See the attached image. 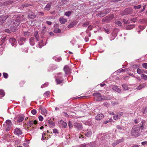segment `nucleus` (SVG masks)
I'll return each mask as SVG.
<instances>
[{"label":"nucleus","mask_w":147,"mask_h":147,"mask_svg":"<svg viewBox=\"0 0 147 147\" xmlns=\"http://www.w3.org/2000/svg\"><path fill=\"white\" fill-rule=\"evenodd\" d=\"M143 128V123L141 124L138 126H134L131 131V133L132 135L135 136H139L140 135V134L139 132V131H140V129H141L142 130Z\"/></svg>","instance_id":"f257e3e1"},{"label":"nucleus","mask_w":147,"mask_h":147,"mask_svg":"<svg viewBox=\"0 0 147 147\" xmlns=\"http://www.w3.org/2000/svg\"><path fill=\"white\" fill-rule=\"evenodd\" d=\"M12 26H11L10 29L12 32H15L17 30V27L20 24V22L18 19L13 20L12 21Z\"/></svg>","instance_id":"f03ea898"},{"label":"nucleus","mask_w":147,"mask_h":147,"mask_svg":"<svg viewBox=\"0 0 147 147\" xmlns=\"http://www.w3.org/2000/svg\"><path fill=\"white\" fill-rule=\"evenodd\" d=\"M63 70L66 74L70 75L71 73V69L67 65H66L64 67Z\"/></svg>","instance_id":"7ed1b4c3"},{"label":"nucleus","mask_w":147,"mask_h":147,"mask_svg":"<svg viewBox=\"0 0 147 147\" xmlns=\"http://www.w3.org/2000/svg\"><path fill=\"white\" fill-rule=\"evenodd\" d=\"M14 134L19 136L22 134V132L20 129L16 128L14 130Z\"/></svg>","instance_id":"20e7f679"},{"label":"nucleus","mask_w":147,"mask_h":147,"mask_svg":"<svg viewBox=\"0 0 147 147\" xmlns=\"http://www.w3.org/2000/svg\"><path fill=\"white\" fill-rule=\"evenodd\" d=\"M104 30H105V32L107 33H109L110 32V30L111 26L110 25L108 24H106L104 26Z\"/></svg>","instance_id":"39448f33"},{"label":"nucleus","mask_w":147,"mask_h":147,"mask_svg":"<svg viewBox=\"0 0 147 147\" xmlns=\"http://www.w3.org/2000/svg\"><path fill=\"white\" fill-rule=\"evenodd\" d=\"M73 125L78 130H81L82 129V125L80 123L76 122L74 123Z\"/></svg>","instance_id":"423d86ee"},{"label":"nucleus","mask_w":147,"mask_h":147,"mask_svg":"<svg viewBox=\"0 0 147 147\" xmlns=\"http://www.w3.org/2000/svg\"><path fill=\"white\" fill-rule=\"evenodd\" d=\"M9 41L12 46H15L17 43V41L15 38L11 37L9 39Z\"/></svg>","instance_id":"0eeeda50"},{"label":"nucleus","mask_w":147,"mask_h":147,"mask_svg":"<svg viewBox=\"0 0 147 147\" xmlns=\"http://www.w3.org/2000/svg\"><path fill=\"white\" fill-rule=\"evenodd\" d=\"M52 4V2H50V3H48L44 8V10L47 11L49 10L50 9L51 7Z\"/></svg>","instance_id":"6e6552de"},{"label":"nucleus","mask_w":147,"mask_h":147,"mask_svg":"<svg viewBox=\"0 0 147 147\" xmlns=\"http://www.w3.org/2000/svg\"><path fill=\"white\" fill-rule=\"evenodd\" d=\"M26 40V39L24 37H20L18 39V43L20 45H22Z\"/></svg>","instance_id":"1a4fd4ad"},{"label":"nucleus","mask_w":147,"mask_h":147,"mask_svg":"<svg viewBox=\"0 0 147 147\" xmlns=\"http://www.w3.org/2000/svg\"><path fill=\"white\" fill-rule=\"evenodd\" d=\"M113 18V16L111 15L109 16H107L102 19L103 21H109L112 20Z\"/></svg>","instance_id":"9d476101"},{"label":"nucleus","mask_w":147,"mask_h":147,"mask_svg":"<svg viewBox=\"0 0 147 147\" xmlns=\"http://www.w3.org/2000/svg\"><path fill=\"white\" fill-rule=\"evenodd\" d=\"M8 17L6 16H0V24H2L4 22V21L7 19Z\"/></svg>","instance_id":"9b49d317"},{"label":"nucleus","mask_w":147,"mask_h":147,"mask_svg":"<svg viewBox=\"0 0 147 147\" xmlns=\"http://www.w3.org/2000/svg\"><path fill=\"white\" fill-rule=\"evenodd\" d=\"M113 89L115 91L117 92L118 93L121 92V90L120 89L116 86H113L112 87Z\"/></svg>","instance_id":"f8f14e48"},{"label":"nucleus","mask_w":147,"mask_h":147,"mask_svg":"<svg viewBox=\"0 0 147 147\" xmlns=\"http://www.w3.org/2000/svg\"><path fill=\"white\" fill-rule=\"evenodd\" d=\"M106 97L104 96H99L98 97L96 98V100L97 101H100L102 100H105L106 99Z\"/></svg>","instance_id":"ddd939ff"},{"label":"nucleus","mask_w":147,"mask_h":147,"mask_svg":"<svg viewBox=\"0 0 147 147\" xmlns=\"http://www.w3.org/2000/svg\"><path fill=\"white\" fill-rule=\"evenodd\" d=\"M104 117V115L102 114H100L96 117L97 120H100Z\"/></svg>","instance_id":"4468645a"},{"label":"nucleus","mask_w":147,"mask_h":147,"mask_svg":"<svg viewBox=\"0 0 147 147\" xmlns=\"http://www.w3.org/2000/svg\"><path fill=\"white\" fill-rule=\"evenodd\" d=\"M59 21L61 24H64L67 21V20L63 17H61L59 19Z\"/></svg>","instance_id":"2eb2a0df"},{"label":"nucleus","mask_w":147,"mask_h":147,"mask_svg":"<svg viewBox=\"0 0 147 147\" xmlns=\"http://www.w3.org/2000/svg\"><path fill=\"white\" fill-rule=\"evenodd\" d=\"M28 16L29 18L33 19L36 17V16L33 13L31 12L30 14H28Z\"/></svg>","instance_id":"dca6fc26"},{"label":"nucleus","mask_w":147,"mask_h":147,"mask_svg":"<svg viewBox=\"0 0 147 147\" xmlns=\"http://www.w3.org/2000/svg\"><path fill=\"white\" fill-rule=\"evenodd\" d=\"M34 39L35 38L34 37H31L29 39L31 45H33L34 44V41H35Z\"/></svg>","instance_id":"f3484780"},{"label":"nucleus","mask_w":147,"mask_h":147,"mask_svg":"<svg viewBox=\"0 0 147 147\" xmlns=\"http://www.w3.org/2000/svg\"><path fill=\"white\" fill-rule=\"evenodd\" d=\"M122 86L124 90H127L129 89L128 86L126 84H122Z\"/></svg>","instance_id":"a211bd4d"},{"label":"nucleus","mask_w":147,"mask_h":147,"mask_svg":"<svg viewBox=\"0 0 147 147\" xmlns=\"http://www.w3.org/2000/svg\"><path fill=\"white\" fill-rule=\"evenodd\" d=\"M6 123L7 124V126L11 127L12 125V123L11 121L10 120H7L6 121Z\"/></svg>","instance_id":"6ab92c4d"},{"label":"nucleus","mask_w":147,"mask_h":147,"mask_svg":"<svg viewBox=\"0 0 147 147\" xmlns=\"http://www.w3.org/2000/svg\"><path fill=\"white\" fill-rule=\"evenodd\" d=\"M101 94L99 92H95L93 94V95L94 97H96V98L98 97L99 96H100Z\"/></svg>","instance_id":"aec40b11"},{"label":"nucleus","mask_w":147,"mask_h":147,"mask_svg":"<svg viewBox=\"0 0 147 147\" xmlns=\"http://www.w3.org/2000/svg\"><path fill=\"white\" fill-rule=\"evenodd\" d=\"M41 113L42 114L46 115L47 113V111L45 109L43 108L42 109H41Z\"/></svg>","instance_id":"412c9836"},{"label":"nucleus","mask_w":147,"mask_h":147,"mask_svg":"<svg viewBox=\"0 0 147 147\" xmlns=\"http://www.w3.org/2000/svg\"><path fill=\"white\" fill-rule=\"evenodd\" d=\"M55 81L57 84H60L62 82L63 80H60L58 78H56L55 79Z\"/></svg>","instance_id":"4be33fe9"},{"label":"nucleus","mask_w":147,"mask_h":147,"mask_svg":"<svg viewBox=\"0 0 147 147\" xmlns=\"http://www.w3.org/2000/svg\"><path fill=\"white\" fill-rule=\"evenodd\" d=\"M92 135V132L90 131H88V132L86 133L85 134V136L88 137H90Z\"/></svg>","instance_id":"5701e85b"},{"label":"nucleus","mask_w":147,"mask_h":147,"mask_svg":"<svg viewBox=\"0 0 147 147\" xmlns=\"http://www.w3.org/2000/svg\"><path fill=\"white\" fill-rule=\"evenodd\" d=\"M135 27L134 25H131L128 26L126 27V29L127 30H131Z\"/></svg>","instance_id":"b1692460"},{"label":"nucleus","mask_w":147,"mask_h":147,"mask_svg":"<svg viewBox=\"0 0 147 147\" xmlns=\"http://www.w3.org/2000/svg\"><path fill=\"white\" fill-rule=\"evenodd\" d=\"M109 12V11H108L106 12V13H100L98 14V16H99L100 17H103L105 15L106 13H107Z\"/></svg>","instance_id":"393cba45"},{"label":"nucleus","mask_w":147,"mask_h":147,"mask_svg":"<svg viewBox=\"0 0 147 147\" xmlns=\"http://www.w3.org/2000/svg\"><path fill=\"white\" fill-rule=\"evenodd\" d=\"M24 117H18L17 121L18 122H20L22 121L24 119Z\"/></svg>","instance_id":"a878e982"},{"label":"nucleus","mask_w":147,"mask_h":147,"mask_svg":"<svg viewBox=\"0 0 147 147\" xmlns=\"http://www.w3.org/2000/svg\"><path fill=\"white\" fill-rule=\"evenodd\" d=\"M123 115V113L121 112H120L119 113H117V114L116 115L117 116V117H118V119H120L121 118V116Z\"/></svg>","instance_id":"bb28decb"},{"label":"nucleus","mask_w":147,"mask_h":147,"mask_svg":"<svg viewBox=\"0 0 147 147\" xmlns=\"http://www.w3.org/2000/svg\"><path fill=\"white\" fill-rule=\"evenodd\" d=\"M61 32V30L58 28H55L54 29V32L55 33H60Z\"/></svg>","instance_id":"cd10ccee"},{"label":"nucleus","mask_w":147,"mask_h":147,"mask_svg":"<svg viewBox=\"0 0 147 147\" xmlns=\"http://www.w3.org/2000/svg\"><path fill=\"white\" fill-rule=\"evenodd\" d=\"M24 35L25 36H31V34L30 32L26 31V32H24Z\"/></svg>","instance_id":"c85d7f7f"},{"label":"nucleus","mask_w":147,"mask_h":147,"mask_svg":"<svg viewBox=\"0 0 147 147\" xmlns=\"http://www.w3.org/2000/svg\"><path fill=\"white\" fill-rule=\"evenodd\" d=\"M115 22V24L119 26H121L122 25V23L121 22L119 21L116 20Z\"/></svg>","instance_id":"c756f323"},{"label":"nucleus","mask_w":147,"mask_h":147,"mask_svg":"<svg viewBox=\"0 0 147 147\" xmlns=\"http://www.w3.org/2000/svg\"><path fill=\"white\" fill-rule=\"evenodd\" d=\"M143 71L144 69H140L139 68H138L137 70V72L139 74H141L143 73Z\"/></svg>","instance_id":"7c9ffc66"},{"label":"nucleus","mask_w":147,"mask_h":147,"mask_svg":"<svg viewBox=\"0 0 147 147\" xmlns=\"http://www.w3.org/2000/svg\"><path fill=\"white\" fill-rule=\"evenodd\" d=\"M142 112L143 114H147V108L146 107L143 108L142 109Z\"/></svg>","instance_id":"2f4dec72"},{"label":"nucleus","mask_w":147,"mask_h":147,"mask_svg":"<svg viewBox=\"0 0 147 147\" xmlns=\"http://www.w3.org/2000/svg\"><path fill=\"white\" fill-rule=\"evenodd\" d=\"M144 87H145V86L144 84H140L139 86H138L137 87V89L138 90H140Z\"/></svg>","instance_id":"473e14b6"},{"label":"nucleus","mask_w":147,"mask_h":147,"mask_svg":"<svg viewBox=\"0 0 147 147\" xmlns=\"http://www.w3.org/2000/svg\"><path fill=\"white\" fill-rule=\"evenodd\" d=\"M142 78L145 80L147 79V76L146 75L142 74L141 75Z\"/></svg>","instance_id":"72a5a7b5"},{"label":"nucleus","mask_w":147,"mask_h":147,"mask_svg":"<svg viewBox=\"0 0 147 147\" xmlns=\"http://www.w3.org/2000/svg\"><path fill=\"white\" fill-rule=\"evenodd\" d=\"M0 95L3 96L5 95V92L2 89H0Z\"/></svg>","instance_id":"f704fd0d"},{"label":"nucleus","mask_w":147,"mask_h":147,"mask_svg":"<svg viewBox=\"0 0 147 147\" xmlns=\"http://www.w3.org/2000/svg\"><path fill=\"white\" fill-rule=\"evenodd\" d=\"M71 14V12L70 11H68L65 13V15L67 16H70Z\"/></svg>","instance_id":"c9c22d12"},{"label":"nucleus","mask_w":147,"mask_h":147,"mask_svg":"<svg viewBox=\"0 0 147 147\" xmlns=\"http://www.w3.org/2000/svg\"><path fill=\"white\" fill-rule=\"evenodd\" d=\"M48 123L50 125L53 126H54L55 125V124L52 121H50V120H49Z\"/></svg>","instance_id":"e433bc0d"},{"label":"nucleus","mask_w":147,"mask_h":147,"mask_svg":"<svg viewBox=\"0 0 147 147\" xmlns=\"http://www.w3.org/2000/svg\"><path fill=\"white\" fill-rule=\"evenodd\" d=\"M123 141H124V139H123V138H122L121 139H120L118 140H117L116 141H117V143H118V144L119 143L123 142Z\"/></svg>","instance_id":"4c0bfd02"},{"label":"nucleus","mask_w":147,"mask_h":147,"mask_svg":"<svg viewBox=\"0 0 147 147\" xmlns=\"http://www.w3.org/2000/svg\"><path fill=\"white\" fill-rule=\"evenodd\" d=\"M60 122H62V123L63 125V127L65 128L67 126V123L66 122H64L63 121L61 120V121H60Z\"/></svg>","instance_id":"58836bf2"},{"label":"nucleus","mask_w":147,"mask_h":147,"mask_svg":"<svg viewBox=\"0 0 147 147\" xmlns=\"http://www.w3.org/2000/svg\"><path fill=\"white\" fill-rule=\"evenodd\" d=\"M11 3V1H9L4 2L3 3L4 5H9Z\"/></svg>","instance_id":"ea45409f"},{"label":"nucleus","mask_w":147,"mask_h":147,"mask_svg":"<svg viewBox=\"0 0 147 147\" xmlns=\"http://www.w3.org/2000/svg\"><path fill=\"white\" fill-rule=\"evenodd\" d=\"M141 7V6L140 5H139L137 6L134 5V8L135 9H139Z\"/></svg>","instance_id":"a19ab883"},{"label":"nucleus","mask_w":147,"mask_h":147,"mask_svg":"<svg viewBox=\"0 0 147 147\" xmlns=\"http://www.w3.org/2000/svg\"><path fill=\"white\" fill-rule=\"evenodd\" d=\"M3 76L5 78H8V74H7L4 72L3 74Z\"/></svg>","instance_id":"79ce46f5"},{"label":"nucleus","mask_w":147,"mask_h":147,"mask_svg":"<svg viewBox=\"0 0 147 147\" xmlns=\"http://www.w3.org/2000/svg\"><path fill=\"white\" fill-rule=\"evenodd\" d=\"M31 113L32 114L35 115L36 114L37 111L35 109H33L31 111Z\"/></svg>","instance_id":"37998d69"},{"label":"nucleus","mask_w":147,"mask_h":147,"mask_svg":"<svg viewBox=\"0 0 147 147\" xmlns=\"http://www.w3.org/2000/svg\"><path fill=\"white\" fill-rule=\"evenodd\" d=\"M89 24L88 22H86L84 23L83 26L84 27H87Z\"/></svg>","instance_id":"c03bdc74"},{"label":"nucleus","mask_w":147,"mask_h":147,"mask_svg":"<svg viewBox=\"0 0 147 147\" xmlns=\"http://www.w3.org/2000/svg\"><path fill=\"white\" fill-rule=\"evenodd\" d=\"M27 124L28 125H30V126L32 125L33 124L32 121H29Z\"/></svg>","instance_id":"a18cd8bd"},{"label":"nucleus","mask_w":147,"mask_h":147,"mask_svg":"<svg viewBox=\"0 0 147 147\" xmlns=\"http://www.w3.org/2000/svg\"><path fill=\"white\" fill-rule=\"evenodd\" d=\"M129 69L128 68H125L123 69H122L121 70V72H123L125 71H129Z\"/></svg>","instance_id":"49530a36"},{"label":"nucleus","mask_w":147,"mask_h":147,"mask_svg":"<svg viewBox=\"0 0 147 147\" xmlns=\"http://www.w3.org/2000/svg\"><path fill=\"white\" fill-rule=\"evenodd\" d=\"M142 66L145 69H147V63H143Z\"/></svg>","instance_id":"de8ad7c7"},{"label":"nucleus","mask_w":147,"mask_h":147,"mask_svg":"<svg viewBox=\"0 0 147 147\" xmlns=\"http://www.w3.org/2000/svg\"><path fill=\"white\" fill-rule=\"evenodd\" d=\"M72 123L71 121H69L68 123V126L70 128L72 127Z\"/></svg>","instance_id":"09e8293b"},{"label":"nucleus","mask_w":147,"mask_h":147,"mask_svg":"<svg viewBox=\"0 0 147 147\" xmlns=\"http://www.w3.org/2000/svg\"><path fill=\"white\" fill-rule=\"evenodd\" d=\"M39 120L40 121H42L43 119V117L41 115H40L38 117Z\"/></svg>","instance_id":"8fccbe9b"},{"label":"nucleus","mask_w":147,"mask_h":147,"mask_svg":"<svg viewBox=\"0 0 147 147\" xmlns=\"http://www.w3.org/2000/svg\"><path fill=\"white\" fill-rule=\"evenodd\" d=\"M118 143H117L116 141L114 142H113V143H112V145L113 146V147H114L116 145H117L118 144Z\"/></svg>","instance_id":"3c124183"},{"label":"nucleus","mask_w":147,"mask_h":147,"mask_svg":"<svg viewBox=\"0 0 147 147\" xmlns=\"http://www.w3.org/2000/svg\"><path fill=\"white\" fill-rule=\"evenodd\" d=\"M50 92L49 91H47L44 93V95L48 96L49 95Z\"/></svg>","instance_id":"603ef678"},{"label":"nucleus","mask_w":147,"mask_h":147,"mask_svg":"<svg viewBox=\"0 0 147 147\" xmlns=\"http://www.w3.org/2000/svg\"><path fill=\"white\" fill-rule=\"evenodd\" d=\"M139 27L140 29L142 30H143L145 28V26H140Z\"/></svg>","instance_id":"864d4df0"},{"label":"nucleus","mask_w":147,"mask_h":147,"mask_svg":"<svg viewBox=\"0 0 147 147\" xmlns=\"http://www.w3.org/2000/svg\"><path fill=\"white\" fill-rule=\"evenodd\" d=\"M34 35L35 37H38V32L36 31L34 32Z\"/></svg>","instance_id":"5fc2aeb1"},{"label":"nucleus","mask_w":147,"mask_h":147,"mask_svg":"<svg viewBox=\"0 0 147 147\" xmlns=\"http://www.w3.org/2000/svg\"><path fill=\"white\" fill-rule=\"evenodd\" d=\"M22 6L24 7H28L30 6V5L27 4H23L22 5Z\"/></svg>","instance_id":"6e6d98bb"},{"label":"nucleus","mask_w":147,"mask_h":147,"mask_svg":"<svg viewBox=\"0 0 147 147\" xmlns=\"http://www.w3.org/2000/svg\"><path fill=\"white\" fill-rule=\"evenodd\" d=\"M53 132L54 133H58V131L57 129H54L53 130Z\"/></svg>","instance_id":"4d7b16f0"},{"label":"nucleus","mask_w":147,"mask_h":147,"mask_svg":"<svg viewBox=\"0 0 147 147\" xmlns=\"http://www.w3.org/2000/svg\"><path fill=\"white\" fill-rule=\"evenodd\" d=\"M117 128L119 129H122V127L119 125H117L116 126Z\"/></svg>","instance_id":"13d9d810"},{"label":"nucleus","mask_w":147,"mask_h":147,"mask_svg":"<svg viewBox=\"0 0 147 147\" xmlns=\"http://www.w3.org/2000/svg\"><path fill=\"white\" fill-rule=\"evenodd\" d=\"M10 127H9V126H6V128L5 129V131H9L10 129Z\"/></svg>","instance_id":"bf43d9fd"},{"label":"nucleus","mask_w":147,"mask_h":147,"mask_svg":"<svg viewBox=\"0 0 147 147\" xmlns=\"http://www.w3.org/2000/svg\"><path fill=\"white\" fill-rule=\"evenodd\" d=\"M5 32H7L8 33H9L10 32V30L9 29H5Z\"/></svg>","instance_id":"052dcab7"},{"label":"nucleus","mask_w":147,"mask_h":147,"mask_svg":"<svg viewBox=\"0 0 147 147\" xmlns=\"http://www.w3.org/2000/svg\"><path fill=\"white\" fill-rule=\"evenodd\" d=\"M139 66V65H133V67L134 68H136Z\"/></svg>","instance_id":"680f3d73"},{"label":"nucleus","mask_w":147,"mask_h":147,"mask_svg":"<svg viewBox=\"0 0 147 147\" xmlns=\"http://www.w3.org/2000/svg\"><path fill=\"white\" fill-rule=\"evenodd\" d=\"M119 104V102H114L113 103L112 105L113 106H115L116 105H117Z\"/></svg>","instance_id":"e2e57ef3"},{"label":"nucleus","mask_w":147,"mask_h":147,"mask_svg":"<svg viewBox=\"0 0 147 147\" xmlns=\"http://www.w3.org/2000/svg\"><path fill=\"white\" fill-rule=\"evenodd\" d=\"M93 28V26L91 25H90L88 27V30H91Z\"/></svg>","instance_id":"0e129e2a"},{"label":"nucleus","mask_w":147,"mask_h":147,"mask_svg":"<svg viewBox=\"0 0 147 147\" xmlns=\"http://www.w3.org/2000/svg\"><path fill=\"white\" fill-rule=\"evenodd\" d=\"M46 23L49 25H51L52 24V22L49 21H47L46 22Z\"/></svg>","instance_id":"69168bd1"},{"label":"nucleus","mask_w":147,"mask_h":147,"mask_svg":"<svg viewBox=\"0 0 147 147\" xmlns=\"http://www.w3.org/2000/svg\"><path fill=\"white\" fill-rule=\"evenodd\" d=\"M128 75H129V76H132L133 77H134V74H132L131 73H128Z\"/></svg>","instance_id":"338daca9"},{"label":"nucleus","mask_w":147,"mask_h":147,"mask_svg":"<svg viewBox=\"0 0 147 147\" xmlns=\"http://www.w3.org/2000/svg\"><path fill=\"white\" fill-rule=\"evenodd\" d=\"M147 144V142H142V144L143 145H144L145 144Z\"/></svg>","instance_id":"774afa93"}]
</instances>
